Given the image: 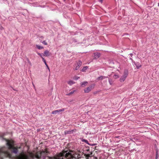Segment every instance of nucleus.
Listing matches in <instances>:
<instances>
[{"label":"nucleus","instance_id":"nucleus-11","mask_svg":"<svg viewBox=\"0 0 159 159\" xmlns=\"http://www.w3.org/2000/svg\"><path fill=\"white\" fill-rule=\"evenodd\" d=\"M93 54L94 55V58L95 59H98L101 56V54L99 52H94Z\"/></svg>","mask_w":159,"mask_h":159},{"label":"nucleus","instance_id":"nucleus-35","mask_svg":"<svg viewBox=\"0 0 159 159\" xmlns=\"http://www.w3.org/2000/svg\"><path fill=\"white\" fill-rule=\"evenodd\" d=\"M100 91H97L93 92V94H96L98 93Z\"/></svg>","mask_w":159,"mask_h":159},{"label":"nucleus","instance_id":"nucleus-23","mask_svg":"<svg viewBox=\"0 0 159 159\" xmlns=\"http://www.w3.org/2000/svg\"><path fill=\"white\" fill-rule=\"evenodd\" d=\"M82 64V62L81 61H79L78 63H77V65L79 66L80 67L81 66Z\"/></svg>","mask_w":159,"mask_h":159},{"label":"nucleus","instance_id":"nucleus-43","mask_svg":"<svg viewBox=\"0 0 159 159\" xmlns=\"http://www.w3.org/2000/svg\"><path fill=\"white\" fill-rule=\"evenodd\" d=\"M64 2L66 0H63Z\"/></svg>","mask_w":159,"mask_h":159},{"label":"nucleus","instance_id":"nucleus-24","mask_svg":"<svg viewBox=\"0 0 159 159\" xmlns=\"http://www.w3.org/2000/svg\"><path fill=\"white\" fill-rule=\"evenodd\" d=\"M119 77V76L118 75L115 74V75H113V78H114V79H117V78H118Z\"/></svg>","mask_w":159,"mask_h":159},{"label":"nucleus","instance_id":"nucleus-6","mask_svg":"<svg viewBox=\"0 0 159 159\" xmlns=\"http://www.w3.org/2000/svg\"><path fill=\"white\" fill-rule=\"evenodd\" d=\"M95 84H92L90 85L89 87H87V88L84 89V92L85 93H88L92 89L94 88L95 86Z\"/></svg>","mask_w":159,"mask_h":159},{"label":"nucleus","instance_id":"nucleus-15","mask_svg":"<svg viewBox=\"0 0 159 159\" xmlns=\"http://www.w3.org/2000/svg\"><path fill=\"white\" fill-rule=\"evenodd\" d=\"M43 62H44L45 65H46L47 68L48 70L49 71H50V68H49L48 66V64H47L46 60H45V59H44V58H43Z\"/></svg>","mask_w":159,"mask_h":159},{"label":"nucleus","instance_id":"nucleus-22","mask_svg":"<svg viewBox=\"0 0 159 159\" xmlns=\"http://www.w3.org/2000/svg\"><path fill=\"white\" fill-rule=\"evenodd\" d=\"M75 83L72 80H70L68 82V84L70 85H71Z\"/></svg>","mask_w":159,"mask_h":159},{"label":"nucleus","instance_id":"nucleus-41","mask_svg":"<svg viewBox=\"0 0 159 159\" xmlns=\"http://www.w3.org/2000/svg\"><path fill=\"white\" fill-rule=\"evenodd\" d=\"M158 6H159V3H158Z\"/></svg>","mask_w":159,"mask_h":159},{"label":"nucleus","instance_id":"nucleus-16","mask_svg":"<svg viewBox=\"0 0 159 159\" xmlns=\"http://www.w3.org/2000/svg\"><path fill=\"white\" fill-rule=\"evenodd\" d=\"M83 151L82 152V154H84V156H85L86 157H90V154H89V153H88L87 154H86V153L84 154V150H83ZM79 152H81L82 151H80Z\"/></svg>","mask_w":159,"mask_h":159},{"label":"nucleus","instance_id":"nucleus-3","mask_svg":"<svg viewBox=\"0 0 159 159\" xmlns=\"http://www.w3.org/2000/svg\"><path fill=\"white\" fill-rule=\"evenodd\" d=\"M16 159H30V156L24 153H21L17 156Z\"/></svg>","mask_w":159,"mask_h":159},{"label":"nucleus","instance_id":"nucleus-9","mask_svg":"<svg viewBox=\"0 0 159 159\" xmlns=\"http://www.w3.org/2000/svg\"><path fill=\"white\" fill-rule=\"evenodd\" d=\"M64 111V109L62 108V109H60L59 110H55L52 111V114H53L56 115L57 114L59 113L62 111Z\"/></svg>","mask_w":159,"mask_h":159},{"label":"nucleus","instance_id":"nucleus-5","mask_svg":"<svg viewBox=\"0 0 159 159\" xmlns=\"http://www.w3.org/2000/svg\"><path fill=\"white\" fill-rule=\"evenodd\" d=\"M5 133H1L0 132V137L2 138L3 140H5L7 142L6 144L7 145V143H9L10 144H11V142H13V141L12 140H9L7 139L6 138H4V136L6 135Z\"/></svg>","mask_w":159,"mask_h":159},{"label":"nucleus","instance_id":"nucleus-34","mask_svg":"<svg viewBox=\"0 0 159 159\" xmlns=\"http://www.w3.org/2000/svg\"><path fill=\"white\" fill-rule=\"evenodd\" d=\"M80 78V77H78V76H75V78H74V79L75 80H77L78 79H79Z\"/></svg>","mask_w":159,"mask_h":159},{"label":"nucleus","instance_id":"nucleus-10","mask_svg":"<svg viewBox=\"0 0 159 159\" xmlns=\"http://www.w3.org/2000/svg\"><path fill=\"white\" fill-rule=\"evenodd\" d=\"M134 64L136 66L137 69H139L140 68L142 67V65H141L140 63L139 62H133Z\"/></svg>","mask_w":159,"mask_h":159},{"label":"nucleus","instance_id":"nucleus-31","mask_svg":"<svg viewBox=\"0 0 159 159\" xmlns=\"http://www.w3.org/2000/svg\"><path fill=\"white\" fill-rule=\"evenodd\" d=\"M80 66L76 65V67H75V70H77L79 69Z\"/></svg>","mask_w":159,"mask_h":159},{"label":"nucleus","instance_id":"nucleus-13","mask_svg":"<svg viewBox=\"0 0 159 159\" xmlns=\"http://www.w3.org/2000/svg\"><path fill=\"white\" fill-rule=\"evenodd\" d=\"M73 130H66L64 132V133L65 135L67 134H71L73 133Z\"/></svg>","mask_w":159,"mask_h":159},{"label":"nucleus","instance_id":"nucleus-19","mask_svg":"<svg viewBox=\"0 0 159 159\" xmlns=\"http://www.w3.org/2000/svg\"><path fill=\"white\" fill-rule=\"evenodd\" d=\"M108 81L111 85H112L113 84V81L112 79L108 78Z\"/></svg>","mask_w":159,"mask_h":159},{"label":"nucleus","instance_id":"nucleus-26","mask_svg":"<svg viewBox=\"0 0 159 159\" xmlns=\"http://www.w3.org/2000/svg\"><path fill=\"white\" fill-rule=\"evenodd\" d=\"M74 91H71V92H70L69 93L67 94V95L70 96V95H71V94H72L74 93Z\"/></svg>","mask_w":159,"mask_h":159},{"label":"nucleus","instance_id":"nucleus-30","mask_svg":"<svg viewBox=\"0 0 159 159\" xmlns=\"http://www.w3.org/2000/svg\"><path fill=\"white\" fill-rule=\"evenodd\" d=\"M158 158V151L157 150L156 152V159H157Z\"/></svg>","mask_w":159,"mask_h":159},{"label":"nucleus","instance_id":"nucleus-21","mask_svg":"<svg viewBox=\"0 0 159 159\" xmlns=\"http://www.w3.org/2000/svg\"><path fill=\"white\" fill-rule=\"evenodd\" d=\"M81 141L85 143L88 144H89V143L88 141L87 140L82 139H81Z\"/></svg>","mask_w":159,"mask_h":159},{"label":"nucleus","instance_id":"nucleus-8","mask_svg":"<svg viewBox=\"0 0 159 159\" xmlns=\"http://www.w3.org/2000/svg\"><path fill=\"white\" fill-rule=\"evenodd\" d=\"M49 152L48 151H43L40 153L41 156H42L43 159H45L46 157V155H47L48 153H49Z\"/></svg>","mask_w":159,"mask_h":159},{"label":"nucleus","instance_id":"nucleus-14","mask_svg":"<svg viewBox=\"0 0 159 159\" xmlns=\"http://www.w3.org/2000/svg\"><path fill=\"white\" fill-rule=\"evenodd\" d=\"M108 78V77L107 76H101L98 77L97 78V80H102L103 79H104L105 78Z\"/></svg>","mask_w":159,"mask_h":159},{"label":"nucleus","instance_id":"nucleus-27","mask_svg":"<svg viewBox=\"0 0 159 159\" xmlns=\"http://www.w3.org/2000/svg\"><path fill=\"white\" fill-rule=\"evenodd\" d=\"M86 148L87 149H85V151H87V152H88L90 153V151H89V147H86Z\"/></svg>","mask_w":159,"mask_h":159},{"label":"nucleus","instance_id":"nucleus-1","mask_svg":"<svg viewBox=\"0 0 159 159\" xmlns=\"http://www.w3.org/2000/svg\"><path fill=\"white\" fill-rule=\"evenodd\" d=\"M67 151L64 150L61 152L57 154L56 156L54 157V159H73L74 157L71 152H67Z\"/></svg>","mask_w":159,"mask_h":159},{"label":"nucleus","instance_id":"nucleus-32","mask_svg":"<svg viewBox=\"0 0 159 159\" xmlns=\"http://www.w3.org/2000/svg\"><path fill=\"white\" fill-rule=\"evenodd\" d=\"M97 144V143H90L89 144V145L91 146H95Z\"/></svg>","mask_w":159,"mask_h":159},{"label":"nucleus","instance_id":"nucleus-44","mask_svg":"<svg viewBox=\"0 0 159 159\" xmlns=\"http://www.w3.org/2000/svg\"><path fill=\"white\" fill-rule=\"evenodd\" d=\"M92 153V152H91V153L90 154V155H91Z\"/></svg>","mask_w":159,"mask_h":159},{"label":"nucleus","instance_id":"nucleus-2","mask_svg":"<svg viewBox=\"0 0 159 159\" xmlns=\"http://www.w3.org/2000/svg\"><path fill=\"white\" fill-rule=\"evenodd\" d=\"M14 141L11 142V144L9 143H7V146L8 147V149L12 150L11 152L15 154H16L18 152V148H20L21 147H15L14 146Z\"/></svg>","mask_w":159,"mask_h":159},{"label":"nucleus","instance_id":"nucleus-7","mask_svg":"<svg viewBox=\"0 0 159 159\" xmlns=\"http://www.w3.org/2000/svg\"><path fill=\"white\" fill-rule=\"evenodd\" d=\"M7 152V151L3 150H0V159H3L4 157Z\"/></svg>","mask_w":159,"mask_h":159},{"label":"nucleus","instance_id":"nucleus-28","mask_svg":"<svg viewBox=\"0 0 159 159\" xmlns=\"http://www.w3.org/2000/svg\"><path fill=\"white\" fill-rule=\"evenodd\" d=\"M42 43L43 44L45 45H47L48 44L47 42L45 40L43 41V42H42Z\"/></svg>","mask_w":159,"mask_h":159},{"label":"nucleus","instance_id":"nucleus-40","mask_svg":"<svg viewBox=\"0 0 159 159\" xmlns=\"http://www.w3.org/2000/svg\"><path fill=\"white\" fill-rule=\"evenodd\" d=\"M115 137L116 138H119V136H116Z\"/></svg>","mask_w":159,"mask_h":159},{"label":"nucleus","instance_id":"nucleus-29","mask_svg":"<svg viewBox=\"0 0 159 159\" xmlns=\"http://www.w3.org/2000/svg\"><path fill=\"white\" fill-rule=\"evenodd\" d=\"M72 40L73 42L76 43L77 42V40L74 38L72 39Z\"/></svg>","mask_w":159,"mask_h":159},{"label":"nucleus","instance_id":"nucleus-38","mask_svg":"<svg viewBox=\"0 0 159 159\" xmlns=\"http://www.w3.org/2000/svg\"><path fill=\"white\" fill-rule=\"evenodd\" d=\"M129 55H130V56L132 57L133 56V54L132 53H130Z\"/></svg>","mask_w":159,"mask_h":159},{"label":"nucleus","instance_id":"nucleus-39","mask_svg":"<svg viewBox=\"0 0 159 159\" xmlns=\"http://www.w3.org/2000/svg\"><path fill=\"white\" fill-rule=\"evenodd\" d=\"M32 84H33V86L35 88V85H34V84H33V83H32Z\"/></svg>","mask_w":159,"mask_h":159},{"label":"nucleus","instance_id":"nucleus-25","mask_svg":"<svg viewBox=\"0 0 159 159\" xmlns=\"http://www.w3.org/2000/svg\"><path fill=\"white\" fill-rule=\"evenodd\" d=\"M26 60L27 61V62H28V63L30 65H31V63L30 61V60H29V58H26Z\"/></svg>","mask_w":159,"mask_h":159},{"label":"nucleus","instance_id":"nucleus-12","mask_svg":"<svg viewBox=\"0 0 159 159\" xmlns=\"http://www.w3.org/2000/svg\"><path fill=\"white\" fill-rule=\"evenodd\" d=\"M51 54V53L49 52L47 50H46L44 52V54L43 55L44 56H45L46 57H48L50 56Z\"/></svg>","mask_w":159,"mask_h":159},{"label":"nucleus","instance_id":"nucleus-42","mask_svg":"<svg viewBox=\"0 0 159 159\" xmlns=\"http://www.w3.org/2000/svg\"><path fill=\"white\" fill-rule=\"evenodd\" d=\"M47 157H48L49 158H50V157L49 156H47Z\"/></svg>","mask_w":159,"mask_h":159},{"label":"nucleus","instance_id":"nucleus-20","mask_svg":"<svg viewBox=\"0 0 159 159\" xmlns=\"http://www.w3.org/2000/svg\"><path fill=\"white\" fill-rule=\"evenodd\" d=\"M36 47L39 49H42L43 48V46L36 45Z\"/></svg>","mask_w":159,"mask_h":159},{"label":"nucleus","instance_id":"nucleus-4","mask_svg":"<svg viewBox=\"0 0 159 159\" xmlns=\"http://www.w3.org/2000/svg\"><path fill=\"white\" fill-rule=\"evenodd\" d=\"M128 72L127 70H125L124 71L123 75L121 76L120 79V82H122L125 80L128 75Z\"/></svg>","mask_w":159,"mask_h":159},{"label":"nucleus","instance_id":"nucleus-36","mask_svg":"<svg viewBox=\"0 0 159 159\" xmlns=\"http://www.w3.org/2000/svg\"><path fill=\"white\" fill-rule=\"evenodd\" d=\"M129 59H130L132 61V62L133 63V62H134V60H133V59L131 57H130L129 58Z\"/></svg>","mask_w":159,"mask_h":159},{"label":"nucleus","instance_id":"nucleus-37","mask_svg":"<svg viewBox=\"0 0 159 159\" xmlns=\"http://www.w3.org/2000/svg\"><path fill=\"white\" fill-rule=\"evenodd\" d=\"M98 1L99 2L102 3V2L103 0H98Z\"/></svg>","mask_w":159,"mask_h":159},{"label":"nucleus","instance_id":"nucleus-18","mask_svg":"<svg viewBox=\"0 0 159 159\" xmlns=\"http://www.w3.org/2000/svg\"><path fill=\"white\" fill-rule=\"evenodd\" d=\"M88 83L87 81H84L81 83V86L82 87H84L85 85H86Z\"/></svg>","mask_w":159,"mask_h":159},{"label":"nucleus","instance_id":"nucleus-33","mask_svg":"<svg viewBox=\"0 0 159 159\" xmlns=\"http://www.w3.org/2000/svg\"><path fill=\"white\" fill-rule=\"evenodd\" d=\"M37 53L43 59V57H42V54H41L40 53H39V52H37Z\"/></svg>","mask_w":159,"mask_h":159},{"label":"nucleus","instance_id":"nucleus-17","mask_svg":"<svg viewBox=\"0 0 159 159\" xmlns=\"http://www.w3.org/2000/svg\"><path fill=\"white\" fill-rule=\"evenodd\" d=\"M88 68V67L87 66H85L83 67L82 69L81 70L82 72H85L86 70Z\"/></svg>","mask_w":159,"mask_h":159}]
</instances>
